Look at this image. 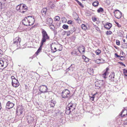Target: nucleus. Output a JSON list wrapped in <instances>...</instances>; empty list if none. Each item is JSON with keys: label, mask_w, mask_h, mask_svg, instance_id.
Listing matches in <instances>:
<instances>
[{"label": "nucleus", "mask_w": 127, "mask_h": 127, "mask_svg": "<svg viewBox=\"0 0 127 127\" xmlns=\"http://www.w3.org/2000/svg\"><path fill=\"white\" fill-rule=\"evenodd\" d=\"M78 3L81 7H84L83 6L81 3L80 2H79Z\"/></svg>", "instance_id": "09e8293b"}, {"label": "nucleus", "mask_w": 127, "mask_h": 127, "mask_svg": "<svg viewBox=\"0 0 127 127\" xmlns=\"http://www.w3.org/2000/svg\"><path fill=\"white\" fill-rule=\"evenodd\" d=\"M102 62H103V63L105 61V60L104 59H102Z\"/></svg>", "instance_id": "e2e57ef3"}, {"label": "nucleus", "mask_w": 127, "mask_h": 127, "mask_svg": "<svg viewBox=\"0 0 127 127\" xmlns=\"http://www.w3.org/2000/svg\"><path fill=\"white\" fill-rule=\"evenodd\" d=\"M11 78L12 80H16V79L15 78V77L14 76H12L11 77Z\"/></svg>", "instance_id": "5fc2aeb1"}, {"label": "nucleus", "mask_w": 127, "mask_h": 127, "mask_svg": "<svg viewBox=\"0 0 127 127\" xmlns=\"http://www.w3.org/2000/svg\"><path fill=\"white\" fill-rule=\"evenodd\" d=\"M27 120L29 123H31L33 122V118L31 115H29L27 116Z\"/></svg>", "instance_id": "dca6fc26"}, {"label": "nucleus", "mask_w": 127, "mask_h": 127, "mask_svg": "<svg viewBox=\"0 0 127 127\" xmlns=\"http://www.w3.org/2000/svg\"><path fill=\"white\" fill-rule=\"evenodd\" d=\"M122 55H123V54H124V52H123V51H122Z\"/></svg>", "instance_id": "774afa93"}, {"label": "nucleus", "mask_w": 127, "mask_h": 127, "mask_svg": "<svg viewBox=\"0 0 127 127\" xmlns=\"http://www.w3.org/2000/svg\"><path fill=\"white\" fill-rule=\"evenodd\" d=\"M72 65V64H71L70 66L66 70L67 71H68L69 70H70L72 68L71 67V66Z\"/></svg>", "instance_id": "49530a36"}, {"label": "nucleus", "mask_w": 127, "mask_h": 127, "mask_svg": "<svg viewBox=\"0 0 127 127\" xmlns=\"http://www.w3.org/2000/svg\"><path fill=\"white\" fill-rule=\"evenodd\" d=\"M51 3V4L50 5V7L52 9H54L55 6V5L53 3H52L51 2H50Z\"/></svg>", "instance_id": "c756f323"}, {"label": "nucleus", "mask_w": 127, "mask_h": 127, "mask_svg": "<svg viewBox=\"0 0 127 127\" xmlns=\"http://www.w3.org/2000/svg\"><path fill=\"white\" fill-rule=\"evenodd\" d=\"M83 51L82 52V53H84L85 51V48L83 46H82V48Z\"/></svg>", "instance_id": "864d4df0"}, {"label": "nucleus", "mask_w": 127, "mask_h": 127, "mask_svg": "<svg viewBox=\"0 0 127 127\" xmlns=\"http://www.w3.org/2000/svg\"><path fill=\"white\" fill-rule=\"evenodd\" d=\"M82 29L84 30H86L87 29V26L84 24H82L81 25Z\"/></svg>", "instance_id": "393cba45"}, {"label": "nucleus", "mask_w": 127, "mask_h": 127, "mask_svg": "<svg viewBox=\"0 0 127 127\" xmlns=\"http://www.w3.org/2000/svg\"><path fill=\"white\" fill-rule=\"evenodd\" d=\"M114 15L116 18L118 19H119L122 17V13L119 10H116L114 12Z\"/></svg>", "instance_id": "423d86ee"}, {"label": "nucleus", "mask_w": 127, "mask_h": 127, "mask_svg": "<svg viewBox=\"0 0 127 127\" xmlns=\"http://www.w3.org/2000/svg\"><path fill=\"white\" fill-rule=\"evenodd\" d=\"M115 73L114 72H112L109 76L110 80L112 82H114Z\"/></svg>", "instance_id": "2eb2a0df"}, {"label": "nucleus", "mask_w": 127, "mask_h": 127, "mask_svg": "<svg viewBox=\"0 0 127 127\" xmlns=\"http://www.w3.org/2000/svg\"><path fill=\"white\" fill-rule=\"evenodd\" d=\"M120 60H121L123 61L125 59V57L124 56H121L120 57Z\"/></svg>", "instance_id": "4c0bfd02"}, {"label": "nucleus", "mask_w": 127, "mask_h": 127, "mask_svg": "<svg viewBox=\"0 0 127 127\" xmlns=\"http://www.w3.org/2000/svg\"><path fill=\"white\" fill-rule=\"evenodd\" d=\"M22 117L21 116L18 115L17 114L15 118V120L16 121H17L19 120H21Z\"/></svg>", "instance_id": "aec40b11"}, {"label": "nucleus", "mask_w": 127, "mask_h": 127, "mask_svg": "<svg viewBox=\"0 0 127 127\" xmlns=\"http://www.w3.org/2000/svg\"><path fill=\"white\" fill-rule=\"evenodd\" d=\"M21 4H20L18 5L16 7V9L18 11H19V10H20V8L21 7Z\"/></svg>", "instance_id": "bb28decb"}, {"label": "nucleus", "mask_w": 127, "mask_h": 127, "mask_svg": "<svg viewBox=\"0 0 127 127\" xmlns=\"http://www.w3.org/2000/svg\"><path fill=\"white\" fill-rule=\"evenodd\" d=\"M109 69L108 67H107L106 68V69L105 71V72L108 74L109 73L108 72V71L109 70Z\"/></svg>", "instance_id": "79ce46f5"}, {"label": "nucleus", "mask_w": 127, "mask_h": 127, "mask_svg": "<svg viewBox=\"0 0 127 127\" xmlns=\"http://www.w3.org/2000/svg\"><path fill=\"white\" fill-rule=\"evenodd\" d=\"M21 40V38L17 37L13 39V43L17 47L20 46V43Z\"/></svg>", "instance_id": "0eeeda50"}, {"label": "nucleus", "mask_w": 127, "mask_h": 127, "mask_svg": "<svg viewBox=\"0 0 127 127\" xmlns=\"http://www.w3.org/2000/svg\"><path fill=\"white\" fill-rule=\"evenodd\" d=\"M124 123L125 125H127V120H125L124 122Z\"/></svg>", "instance_id": "4d7b16f0"}, {"label": "nucleus", "mask_w": 127, "mask_h": 127, "mask_svg": "<svg viewBox=\"0 0 127 127\" xmlns=\"http://www.w3.org/2000/svg\"><path fill=\"white\" fill-rule=\"evenodd\" d=\"M4 64V62L3 61L0 60V64L1 67H3V66Z\"/></svg>", "instance_id": "f704fd0d"}, {"label": "nucleus", "mask_w": 127, "mask_h": 127, "mask_svg": "<svg viewBox=\"0 0 127 127\" xmlns=\"http://www.w3.org/2000/svg\"><path fill=\"white\" fill-rule=\"evenodd\" d=\"M108 74L105 72L104 73L102 74V76L104 78H106V76Z\"/></svg>", "instance_id": "58836bf2"}, {"label": "nucleus", "mask_w": 127, "mask_h": 127, "mask_svg": "<svg viewBox=\"0 0 127 127\" xmlns=\"http://www.w3.org/2000/svg\"><path fill=\"white\" fill-rule=\"evenodd\" d=\"M123 41L124 42H125V39H123Z\"/></svg>", "instance_id": "69168bd1"}, {"label": "nucleus", "mask_w": 127, "mask_h": 127, "mask_svg": "<svg viewBox=\"0 0 127 127\" xmlns=\"http://www.w3.org/2000/svg\"><path fill=\"white\" fill-rule=\"evenodd\" d=\"M96 94H94L92 96H90V99L92 101H94L95 98V95H96Z\"/></svg>", "instance_id": "72a5a7b5"}, {"label": "nucleus", "mask_w": 127, "mask_h": 127, "mask_svg": "<svg viewBox=\"0 0 127 127\" xmlns=\"http://www.w3.org/2000/svg\"><path fill=\"white\" fill-rule=\"evenodd\" d=\"M119 63L121 65L123 66L124 67L126 66V65L124 64L123 63L121 62H119Z\"/></svg>", "instance_id": "de8ad7c7"}, {"label": "nucleus", "mask_w": 127, "mask_h": 127, "mask_svg": "<svg viewBox=\"0 0 127 127\" xmlns=\"http://www.w3.org/2000/svg\"><path fill=\"white\" fill-rule=\"evenodd\" d=\"M12 86L15 87H18L19 85V83L17 80H12Z\"/></svg>", "instance_id": "f8f14e48"}, {"label": "nucleus", "mask_w": 127, "mask_h": 127, "mask_svg": "<svg viewBox=\"0 0 127 127\" xmlns=\"http://www.w3.org/2000/svg\"><path fill=\"white\" fill-rule=\"evenodd\" d=\"M83 58L84 59V61L86 62H88L89 61V59L88 58H86L84 55L83 56Z\"/></svg>", "instance_id": "2f4dec72"}, {"label": "nucleus", "mask_w": 127, "mask_h": 127, "mask_svg": "<svg viewBox=\"0 0 127 127\" xmlns=\"http://www.w3.org/2000/svg\"><path fill=\"white\" fill-rule=\"evenodd\" d=\"M14 105V104L13 103L9 101H8L6 103V108L8 109H10L12 108Z\"/></svg>", "instance_id": "ddd939ff"}, {"label": "nucleus", "mask_w": 127, "mask_h": 127, "mask_svg": "<svg viewBox=\"0 0 127 127\" xmlns=\"http://www.w3.org/2000/svg\"><path fill=\"white\" fill-rule=\"evenodd\" d=\"M70 92L67 89H64L62 92L61 95L62 98H66L68 97L69 96Z\"/></svg>", "instance_id": "20e7f679"}, {"label": "nucleus", "mask_w": 127, "mask_h": 127, "mask_svg": "<svg viewBox=\"0 0 127 127\" xmlns=\"http://www.w3.org/2000/svg\"><path fill=\"white\" fill-rule=\"evenodd\" d=\"M123 73L124 75L126 76H127V70L124 69H123Z\"/></svg>", "instance_id": "7c9ffc66"}, {"label": "nucleus", "mask_w": 127, "mask_h": 127, "mask_svg": "<svg viewBox=\"0 0 127 127\" xmlns=\"http://www.w3.org/2000/svg\"><path fill=\"white\" fill-rule=\"evenodd\" d=\"M22 23L25 26H30V24L28 22V19H27L26 17H25L22 20Z\"/></svg>", "instance_id": "4468645a"}, {"label": "nucleus", "mask_w": 127, "mask_h": 127, "mask_svg": "<svg viewBox=\"0 0 127 127\" xmlns=\"http://www.w3.org/2000/svg\"><path fill=\"white\" fill-rule=\"evenodd\" d=\"M28 10L27 7L25 5L21 4V6L19 12L22 13H24Z\"/></svg>", "instance_id": "1a4fd4ad"}, {"label": "nucleus", "mask_w": 127, "mask_h": 127, "mask_svg": "<svg viewBox=\"0 0 127 127\" xmlns=\"http://www.w3.org/2000/svg\"><path fill=\"white\" fill-rule=\"evenodd\" d=\"M55 21H58L60 19V17L59 16H56L55 18Z\"/></svg>", "instance_id": "e433bc0d"}, {"label": "nucleus", "mask_w": 127, "mask_h": 127, "mask_svg": "<svg viewBox=\"0 0 127 127\" xmlns=\"http://www.w3.org/2000/svg\"><path fill=\"white\" fill-rule=\"evenodd\" d=\"M72 28L69 31V32L71 34H72L73 32L75 31V29L74 27L72 26Z\"/></svg>", "instance_id": "a878e982"}, {"label": "nucleus", "mask_w": 127, "mask_h": 127, "mask_svg": "<svg viewBox=\"0 0 127 127\" xmlns=\"http://www.w3.org/2000/svg\"><path fill=\"white\" fill-rule=\"evenodd\" d=\"M67 32V36H69L70 35V34H71L69 32V31L68 32Z\"/></svg>", "instance_id": "8fccbe9b"}, {"label": "nucleus", "mask_w": 127, "mask_h": 127, "mask_svg": "<svg viewBox=\"0 0 127 127\" xmlns=\"http://www.w3.org/2000/svg\"><path fill=\"white\" fill-rule=\"evenodd\" d=\"M62 45L60 44H58V45H56L55 43L53 44V46L51 45V49L52 50L54 51V50L55 51H53V52L54 53L57 50L59 51H61L62 50Z\"/></svg>", "instance_id": "7ed1b4c3"}, {"label": "nucleus", "mask_w": 127, "mask_h": 127, "mask_svg": "<svg viewBox=\"0 0 127 127\" xmlns=\"http://www.w3.org/2000/svg\"><path fill=\"white\" fill-rule=\"evenodd\" d=\"M98 60H99V61H100L102 60V59H97Z\"/></svg>", "instance_id": "0e129e2a"}, {"label": "nucleus", "mask_w": 127, "mask_h": 127, "mask_svg": "<svg viewBox=\"0 0 127 127\" xmlns=\"http://www.w3.org/2000/svg\"><path fill=\"white\" fill-rule=\"evenodd\" d=\"M76 1L77 2V3H78V2H79V1L78 0H76Z\"/></svg>", "instance_id": "338daca9"}, {"label": "nucleus", "mask_w": 127, "mask_h": 127, "mask_svg": "<svg viewBox=\"0 0 127 127\" xmlns=\"http://www.w3.org/2000/svg\"><path fill=\"white\" fill-rule=\"evenodd\" d=\"M39 90L41 92L40 94L42 93H45L47 92L48 88L46 86L43 85L41 86L39 88Z\"/></svg>", "instance_id": "6e6552de"}, {"label": "nucleus", "mask_w": 127, "mask_h": 127, "mask_svg": "<svg viewBox=\"0 0 127 127\" xmlns=\"http://www.w3.org/2000/svg\"><path fill=\"white\" fill-rule=\"evenodd\" d=\"M66 32L65 31H64L62 33V34L63 35H64Z\"/></svg>", "instance_id": "13d9d810"}, {"label": "nucleus", "mask_w": 127, "mask_h": 127, "mask_svg": "<svg viewBox=\"0 0 127 127\" xmlns=\"http://www.w3.org/2000/svg\"><path fill=\"white\" fill-rule=\"evenodd\" d=\"M42 37L41 41V43L44 44L47 40H48L50 38L49 36L48 35L46 31L43 29L42 32Z\"/></svg>", "instance_id": "f03ea898"}, {"label": "nucleus", "mask_w": 127, "mask_h": 127, "mask_svg": "<svg viewBox=\"0 0 127 127\" xmlns=\"http://www.w3.org/2000/svg\"><path fill=\"white\" fill-rule=\"evenodd\" d=\"M43 45V44H42L41 43H40V47H39V48L38 49L37 51L35 53V54H37L39 53L40 52V51L42 49V46Z\"/></svg>", "instance_id": "412c9836"}, {"label": "nucleus", "mask_w": 127, "mask_h": 127, "mask_svg": "<svg viewBox=\"0 0 127 127\" xmlns=\"http://www.w3.org/2000/svg\"><path fill=\"white\" fill-rule=\"evenodd\" d=\"M2 8V3L0 2V9H1Z\"/></svg>", "instance_id": "bf43d9fd"}, {"label": "nucleus", "mask_w": 127, "mask_h": 127, "mask_svg": "<svg viewBox=\"0 0 127 127\" xmlns=\"http://www.w3.org/2000/svg\"><path fill=\"white\" fill-rule=\"evenodd\" d=\"M95 86L98 87L97 89H99L100 88L101 85H100L99 82H95Z\"/></svg>", "instance_id": "5701e85b"}, {"label": "nucleus", "mask_w": 127, "mask_h": 127, "mask_svg": "<svg viewBox=\"0 0 127 127\" xmlns=\"http://www.w3.org/2000/svg\"><path fill=\"white\" fill-rule=\"evenodd\" d=\"M96 20V19L95 18H94L93 19V20L94 22H95Z\"/></svg>", "instance_id": "052dcab7"}, {"label": "nucleus", "mask_w": 127, "mask_h": 127, "mask_svg": "<svg viewBox=\"0 0 127 127\" xmlns=\"http://www.w3.org/2000/svg\"><path fill=\"white\" fill-rule=\"evenodd\" d=\"M121 117H123L127 115V108L126 109L124 108L121 113L119 114Z\"/></svg>", "instance_id": "9b49d317"}, {"label": "nucleus", "mask_w": 127, "mask_h": 127, "mask_svg": "<svg viewBox=\"0 0 127 127\" xmlns=\"http://www.w3.org/2000/svg\"><path fill=\"white\" fill-rule=\"evenodd\" d=\"M115 23L117 25V26L118 27L120 28L121 27V25L119 24L117 22H116Z\"/></svg>", "instance_id": "37998d69"}, {"label": "nucleus", "mask_w": 127, "mask_h": 127, "mask_svg": "<svg viewBox=\"0 0 127 127\" xmlns=\"http://www.w3.org/2000/svg\"><path fill=\"white\" fill-rule=\"evenodd\" d=\"M116 44L118 45H120V41L118 40H116Z\"/></svg>", "instance_id": "a19ab883"}, {"label": "nucleus", "mask_w": 127, "mask_h": 127, "mask_svg": "<svg viewBox=\"0 0 127 127\" xmlns=\"http://www.w3.org/2000/svg\"><path fill=\"white\" fill-rule=\"evenodd\" d=\"M24 108L22 106L18 107L16 110V114L18 115H20V116L23 113V109Z\"/></svg>", "instance_id": "9d476101"}, {"label": "nucleus", "mask_w": 127, "mask_h": 127, "mask_svg": "<svg viewBox=\"0 0 127 127\" xmlns=\"http://www.w3.org/2000/svg\"><path fill=\"white\" fill-rule=\"evenodd\" d=\"M103 9L101 7H100L97 10L98 13H100L101 12H102L103 11Z\"/></svg>", "instance_id": "cd10ccee"}, {"label": "nucleus", "mask_w": 127, "mask_h": 127, "mask_svg": "<svg viewBox=\"0 0 127 127\" xmlns=\"http://www.w3.org/2000/svg\"><path fill=\"white\" fill-rule=\"evenodd\" d=\"M95 63L98 64H99L100 63H103L102 62H101L99 61V60H98L97 59L95 61Z\"/></svg>", "instance_id": "ea45409f"}, {"label": "nucleus", "mask_w": 127, "mask_h": 127, "mask_svg": "<svg viewBox=\"0 0 127 127\" xmlns=\"http://www.w3.org/2000/svg\"><path fill=\"white\" fill-rule=\"evenodd\" d=\"M101 52L100 50L98 49L96 51L95 53L97 55H98L101 53Z\"/></svg>", "instance_id": "473e14b6"}, {"label": "nucleus", "mask_w": 127, "mask_h": 127, "mask_svg": "<svg viewBox=\"0 0 127 127\" xmlns=\"http://www.w3.org/2000/svg\"><path fill=\"white\" fill-rule=\"evenodd\" d=\"M26 17L28 19V22L30 24V26H31L34 24L35 21V19L34 16H28Z\"/></svg>", "instance_id": "39448f33"}, {"label": "nucleus", "mask_w": 127, "mask_h": 127, "mask_svg": "<svg viewBox=\"0 0 127 127\" xmlns=\"http://www.w3.org/2000/svg\"><path fill=\"white\" fill-rule=\"evenodd\" d=\"M115 55L118 58H120V56L118 55L116 53L115 54Z\"/></svg>", "instance_id": "603ef678"}, {"label": "nucleus", "mask_w": 127, "mask_h": 127, "mask_svg": "<svg viewBox=\"0 0 127 127\" xmlns=\"http://www.w3.org/2000/svg\"><path fill=\"white\" fill-rule=\"evenodd\" d=\"M75 104L69 103L66 108L65 113L67 115H69L71 112H74L76 108Z\"/></svg>", "instance_id": "f257e3e1"}, {"label": "nucleus", "mask_w": 127, "mask_h": 127, "mask_svg": "<svg viewBox=\"0 0 127 127\" xmlns=\"http://www.w3.org/2000/svg\"><path fill=\"white\" fill-rule=\"evenodd\" d=\"M45 22L46 24H49L50 23H52V20L51 18H48L46 20Z\"/></svg>", "instance_id": "a211bd4d"}, {"label": "nucleus", "mask_w": 127, "mask_h": 127, "mask_svg": "<svg viewBox=\"0 0 127 127\" xmlns=\"http://www.w3.org/2000/svg\"><path fill=\"white\" fill-rule=\"evenodd\" d=\"M99 4V2L97 1H96L92 3L93 5L95 7L98 6Z\"/></svg>", "instance_id": "4be33fe9"}, {"label": "nucleus", "mask_w": 127, "mask_h": 127, "mask_svg": "<svg viewBox=\"0 0 127 127\" xmlns=\"http://www.w3.org/2000/svg\"><path fill=\"white\" fill-rule=\"evenodd\" d=\"M93 55H92V56H93L94 57V58H95V55L94 54H92Z\"/></svg>", "instance_id": "680f3d73"}, {"label": "nucleus", "mask_w": 127, "mask_h": 127, "mask_svg": "<svg viewBox=\"0 0 127 127\" xmlns=\"http://www.w3.org/2000/svg\"><path fill=\"white\" fill-rule=\"evenodd\" d=\"M62 27L64 29L66 30L68 29V26L64 24L63 25Z\"/></svg>", "instance_id": "c85d7f7f"}, {"label": "nucleus", "mask_w": 127, "mask_h": 127, "mask_svg": "<svg viewBox=\"0 0 127 127\" xmlns=\"http://www.w3.org/2000/svg\"><path fill=\"white\" fill-rule=\"evenodd\" d=\"M47 9L46 8H44L41 10V13L42 14L45 15L46 13Z\"/></svg>", "instance_id": "b1692460"}, {"label": "nucleus", "mask_w": 127, "mask_h": 127, "mask_svg": "<svg viewBox=\"0 0 127 127\" xmlns=\"http://www.w3.org/2000/svg\"><path fill=\"white\" fill-rule=\"evenodd\" d=\"M112 26V25L111 23L108 22L104 25V27L106 29H109Z\"/></svg>", "instance_id": "f3484780"}, {"label": "nucleus", "mask_w": 127, "mask_h": 127, "mask_svg": "<svg viewBox=\"0 0 127 127\" xmlns=\"http://www.w3.org/2000/svg\"><path fill=\"white\" fill-rule=\"evenodd\" d=\"M112 32L111 31H107V32H106V35H110V34H112Z\"/></svg>", "instance_id": "c9c22d12"}, {"label": "nucleus", "mask_w": 127, "mask_h": 127, "mask_svg": "<svg viewBox=\"0 0 127 127\" xmlns=\"http://www.w3.org/2000/svg\"><path fill=\"white\" fill-rule=\"evenodd\" d=\"M50 102V105L51 107H54L56 103V102L53 100H52Z\"/></svg>", "instance_id": "6ab92c4d"}, {"label": "nucleus", "mask_w": 127, "mask_h": 127, "mask_svg": "<svg viewBox=\"0 0 127 127\" xmlns=\"http://www.w3.org/2000/svg\"><path fill=\"white\" fill-rule=\"evenodd\" d=\"M33 57H30L29 58V61H30V62H31L32 60L33 59Z\"/></svg>", "instance_id": "6e6d98bb"}, {"label": "nucleus", "mask_w": 127, "mask_h": 127, "mask_svg": "<svg viewBox=\"0 0 127 127\" xmlns=\"http://www.w3.org/2000/svg\"><path fill=\"white\" fill-rule=\"evenodd\" d=\"M72 22V21L71 20H69L67 22V23L68 24H71Z\"/></svg>", "instance_id": "a18cd8bd"}, {"label": "nucleus", "mask_w": 127, "mask_h": 127, "mask_svg": "<svg viewBox=\"0 0 127 127\" xmlns=\"http://www.w3.org/2000/svg\"><path fill=\"white\" fill-rule=\"evenodd\" d=\"M54 33L55 35H57V32L56 30H55L54 31Z\"/></svg>", "instance_id": "3c124183"}, {"label": "nucleus", "mask_w": 127, "mask_h": 127, "mask_svg": "<svg viewBox=\"0 0 127 127\" xmlns=\"http://www.w3.org/2000/svg\"><path fill=\"white\" fill-rule=\"evenodd\" d=\"M89 70H90V74H93L94 71L93 69H91V68L90 69H89Z\"/></svg>", "instance_id": "c03bdc74"}]
</instances>
